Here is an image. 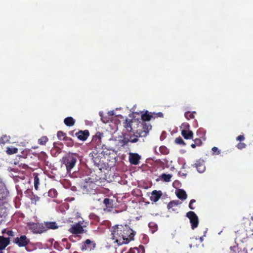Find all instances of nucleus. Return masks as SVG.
Here are the masks:
<instances>
[{
	"instance_id": "f257e3e1",
	"label": "nucleus",
	"mask_w": 253,
	"mask_h": 253,
	"mask_svg": "<svg viewBox=\"0 0 253 253\" xmlns=\"http://www.w3.org/2000/svg\"><path fill=\"white\" fill-rule=\"evenodd\" d=\"M111 239L118 245L127 244L133 240V231L128 226L116 225L111 229Z\"/></svg>"
},
{
	"instance_id": "f03ea898",
	"label": "nucleus",
	"mask_w": 253,
	"mask_h": 253,
	"mask_svg": "<svg viewBox=\"0 0 253 253\" xmlns=\"http://www.w3.org/2000/svg\"><path fill=\"white\" fill-rule=\"evenodd\" d=\"M68 172L70 171L75 166L77 162V158L73 154H69L63 158Z\"/></svg>"
},
{
	"instance_id": "7ed1b4c3",
	"label": "nucleus",
	"mask_w": 253,
	"mask_h": 253,
	"mask_svg": "<svg viewBox=\"0 0 253 253\" xmlns=\"http://www.w3.org/2000/svg\"><path fill=\"white\" fill-rule=\"evenodd\" d=\"M187 216L190 220L192 229H194L197 228L199 223V219L195 213L193 211H189L187 213Z\"/></svg>"
},
{
	"instance_id": "20e7f679",
	"label": "nucleus",
	"mask_w": 253,
	"mask_h": 253,
	"mask_svg": "<svg viewBox=\"0 0 253 253\" xmlns=\"http://www.w3.org/2000/svg\"><path fill=\"white\" fill-rule=\"evenodd\" d=\"M84 221H79L71 225L69 231L72 234H77L83 233L84 231L83 227L82 225Z\"/></svg>"
},
{
	"instance_id": "39448f33",
	"label": "nucleus",
	"mask_w": 253,
	"mask_h": 253,
	"mask_svg": "<svg viewBox=\"0 0 253 253\" xmlns=\"http://www.w3.org/2000/svg\"><path fill=\"white\" fill-rule=\"evenodd\" d=\"M30 229L34 233H41L44 231L43 224L31 223L28 225Z\"/></svg>"
},
{
	"instance_id": "423d86ee",
	"label": "nucleus",
	"mask_w": 253,
	"mask_h": 253,
	"mask_svg": "<svg viewBox=\"0 0 253 253\" xmlns=\"http://www.w3.org/2000/svg\"><path fill=\"white\" fill-rule=\"evenodd\" d=\"M129 139L123 135H121L115 140V144L118 147L123 146L127 144Z\"/></svg>"
},
{
	"instance_id": "0eeeda50",
	"label": "nucleus",
	"mask_w": 253,
	"mask_h": 253,
	"mask_svg": "<svg viewBox=\"0 0 253 253\" xmlns=\"http://www.w3.org/2000/svg\"><path fill=\"white\" fill-rule=\"evenodd\" d=\"M140 156L137 153H130L129 154V162L133 165H137L139 163V161L140 159Z\"/></svg>"
},
{
	"instance_id": "6e6552de",
	"label": "nucleus",
	"mask_w": 253,
	"mask_h": 253,
	"mask_svg": "<svg viewBox=\"0 0 253 253\" xmlns=\"http://www.w3.org/2000/svg\"><path fill=\"white\" fill-rule=\"evenodd\" d=\"M29 240L25 236H21L19 238L15 239V243L18 244L19 247H24L28 244Z\"/></svg>"
},
{
	"instance_id": "1a4fd4ad",
	"label": "nucleus",
	"mask_w": 253,
	"mask_h": 253,
	"mask_svg": "<svg viewBox=\"0 0 253 253\" xmlns=\"http://www.w3.org/2000/svg\"><path fill=\"white\" fill-rule=\"evenodd\" d=\"M195 167L197 169V171L200 173H203L205 171L206 167L205 162L203 160H199L195 164Z\"/></svg>"
},
{
	"instance_id": "9d476101",
	"label": "nucleus",
	"mask_w": 253,
	"mask_h": 253,
	"mask_svg": "<svg viewBox=\"0 0 253 253\" xmlns=\"http://www.w3.org/2000/svg\"><path fill=\"white\" fill-rule=\"evenodd\" d=\"M143 132H142V136H145L146 134L151 129V126L149 122H144L142 124Z\"/></svg>"
},
{
	"instance_id": "9b49d317",
	"label": "nucleus",
	"mask_w": 253,
	"mask_h": 253,
	"mask_svg": "<svg viewBox=\"0 0 253 253\" xmlns=\"http://www.w3.org/2000/svg\"><path fill=\"white\" fill-rule=\"evenodd\" d=\"M88 134L89 133L87 131H81L76 133V136L80 140L84 141L87 139Z\"/></svg>"
},
{
	"instance_id": "f8f14e48",
	"label": "nucleus",
	"mask_w": 253,
	"mask_h": 253,
	"mask_svg": "<svg viewBox=\"0 0 253 253\" xmlns=\"http://www.w3.org/2000/svg\"><path fill=\"white\" fill-rule=\"evenodd\" d=\"M44 231L47 229H55L58 228V226L55 222H46L43 223Z\"/></svg>"
},
{
	"instance_id": "ddd939ff",
	"label": "nucleus",
	"mask_w": 253,
	"mask_h": 253,
	"mask_svg": "<svg viewBox=\"0 0 253 253\" xmlns=\"http://www.w3.org/2000/svg\"><path fill=\"white\" fill-rule=\"evenodd\" d=\"M103 204L106 206V208L104 209V211L107 212L110 211L108 208H112L113 206L112 201L108 198H106L103 201Z\"/></svg>"
},
{
	"instance_id": "4468645a",
	"label": "nucleus",
	"mask_w": 253,
	"mask_h": 253,
	"mask_svg": "<svg viewBox=\"0 0 253 253\" xmlns=\"http://www.w3.org/2000/svg\"><path fill=\"white\" fill-rule=\"evenodd\" d=\"M181 134L185 139H188L193 138V133L192 131L189 130L182 129Z\"/></svg>"
},
{
	"instance_id": "2eb2a0df",
	"label": "nucleus",
	"mask_w": 253,
	"mask_h": 253,
	"mask_svg": "<svg viewBox=\"0 0 253 253\" xmlns=\"http://www.w3.org/2000/svg\"><path fill=\"white\" fill-rule=\"evenodd\" d=\"M91 245V241L89 239H87L82 245L81 247L82 250H90L92 248Z\"/></svg>"
},
{
	"instance_id": "dca6fc26",
	"label": "nucleus",
	"mask_w": 253,
	"mask_h": 253,
	"mask_svg": "<svg viewBox=\"0 0 253 253\" xmlns=\"http://www.w3.org/2000/svg\"><path fill=\"white\" fill-rule=\"evenodd\" d=\"M8 244L9 240L7 238L0 236V250L5 249Z\"/></svg>"
},
{
	"instance_id": "f3484780",
	"label": "nucleus",
	"mask_w": 253,
	"mask_h": 253,
	"mask_svg": "<svg viewBox=\"0 0 253 253\" xmlns=\"http://www.w3.org/2000/svg\"><path fill=\"white\" fill-rule=\"evenodd\" d=\"M177 197L182 200H186L187 198V194L185 191L182 189H179L176 192Z\"/></svg>"
},
{
	"instance_id": "a211bd4d",
	"label": "nucleus",
	"mask_w": 253,
	"mask_h": 253,
	"mask_svg": "<svg viewBox=\"0 0 253 253\" xmlns=\"http://www.w3.org/2000/svg\"><path fill=\"white\" fill-rule=\"evenodd\" d=\"M64 123L66 126H71L74 125L75 121L72 117H69L64 119Z\"/></svg>"
},
{
	"instance_id": "6ab92c4d",
	"label": "nucleus",
	"mask_w": 253,
	"mask_h": 253,
	"mask_svg": "<svg viewBox=\"0 0 253 253\" xmlns=\"http://www.w3.org/2000/svg\"><path fill=\"white\" fill-rule=\"evenodd\" d=\"M161 195L157 191H154L150 196V199L152 201L157 202L160 199Z\"/></svg>"
},
{
	"instance_id": "aec40b11",
	"label": "nucleus",
	"mask_w": 253,
	"mask_h": 253,
	"mask_svg": "<svg viewBox=\"0 0 253 253\" xmlns=\"http://www.w3.org/2000/svg\"><path fill=\"white\" fill-rule=\"evenodd\" d=\"M151 117L152 116L148 112L142 114L141 115V119L143 121H144V122H146V121H147V122H149L151 120Z\"/></svg>"
},
{
	"instance_id": "412c9836",
	"label": "nucleus",
	"mask_w": 253,
	"mask_h": 253,
	"mask_svg": "<svg viewBox=\"0 0 253 253\" xmlns=\"http://www.w3.org/2000/svg\"><path fill=\"white\" fill-rule=\"evenodd\" d=\"M34 188L36 190H38L39 185L40 184V179L37 174L34 173Z\"/></svg>"
},
{
	"instance_id": "4be33fe9",
	"label": "nucleus",
	"mask_w": 253,
	"mask_h": 253,
	"mask_svg": "<svg viewBox=\"0 0 253 253\" xmlns=\"http://www.w3.org/2000/svg\"><path fill=\"white\" fill-rule=\"evenodd\" d=\"M18 152V149L16 148L12 147V148H9L8 147L7 148L6 152L8 154L11 155L13 154H16Z\"/></svg>"
},
{
	"instance_id": "5701e85b",
	"label": "nucleus",
	"mask_w": 253,
	"mask_h": 253,
	"mask_svg": "<svg viewBox=\"0 0 253 253\" xmlns=\"http://www.w3.org/2000/svg\"><path fill=\"white\" fill-rule=\"evenodd\" d=\"M10 136L6 135H3L0 138L1 144H5L8 142L10 140Z\"/></svg>"
},
{
	"instance_id": "b1692460",
	"label": "nucleus",
	"mask_w": 253,
	"mask_h": 253,
	"mask_svg": "<svg viewBox=\"0 0 253 253\" xmlns=\"http://www.w3.org/2000/svg\"><path fill=\"white\" fill-rule=\"evenodd\" d=\"M161 177L164 179L165 181L169 182L170 181V178H171V175L170 174H163L161 175Z\"/></svg>"
},
{
	"instance_id": "393cba45",
	"label": "nucleus",
	"mask_w": 253,
	"mask_h": 253,
	"mask_svg": "<svg viewBox=\"0 0 253 253\" xmlns=\"http://www.w3.org/2000/svg\"><path fill=\"white\" fill-rule=\"evenodd\" d=\"M48 141V138L46 136H43L39 139L38 141L39 144L44 145Z\"/></svg>"
},
{
	"instance_id": "a878e982",
	"label": "nucleus",
	"mask_w": 253,
	"mask_h": 253,
	"mask_svg": "<svg viewBox=\"0 0 253 253\" xmlns=\"http://www.w3.org/2000/svg\"><path fill=\"white\" fill-rule=\"evenodd\" d=\"M57 135L60 140H63L65 137V134L62 131H58Z\"/></svg>"
},
{
	"instance_id": "bb28decb",
	"label": "nucleus",
	"mask_w": 253,
	"mask_h": 253,
	"mask_svg": "<svg viewBox=\"0 0 253 253\" xmlns=\"http://www.w3.org/2000/svg\"><path fill=\"white\" fill-rule=\"evenodd\" d=\"M175 142L176 144H178L185 145V143H184V141L181 137L176 138L175 140Z\"/></svg>"
},
{
	"instance_id": "cd10ccee",
	"label": "nucleus",
	"mask_w": 253,
	"mask_h": 253,
	"mask_svg": "<svg viewBox=\"0 0 253 253\" xmlns=\"http://www.w3.org/2000/svg\"><path fill=\"white\" fill-rule=\"evenodd\" d=\"M125 126L128 131H130L132 130L131 123L130 122L126 123Z\"/></svg>"
},
{
	"instance_id": "c85d7f7f",
	"label": "nucleus",
	"mask_w": 253,
	"mask_h": 253,
	"mask_svg": "<svg viewBox=\"0 0 253 253\" xmlns=\"http://www.w3.org/2000/svg\"><path fill=\"white\" fill-rule=\"evenodd\" d=\"M189 127V125L187 123H183L182 124V125L181 126V128H182L183 129H185V130H188Z\"/></svg>"
},
{
	"instance_id": "c756f323",
	"label": "nucleus",
	"mask_w": 253,
	"mask_h": 253,
	"mask_svg": "<svg viewBox=\"0 0 253 253\" xmlns=\"http://www.w3.org/2000/svg\"><path fill=\"white\" fill-rule=\"evenodd\" d=\"M246 145L244 143H239L238 144L237 147L239 149H242L246 147Z\"/></svg>"
},
{
	"instance_id": "7c9ffc66",
	"label": "nucleus",
	"mask_w": 253,
	"mask_h": 253,
	"mask_svg": "<svg viewBox=\"0 0 253 253\" xmlns=\"http://www.w3.org/2000/svg\"><path fill=\"white\" fill-rule=\"evenodd\" d=\"M195 202H196V201L194 199H192L190 201L189 205V207L190 209H191V210L194 209V208L192 207V205L193 203H195Z\"/></svg>"
},
{
	"instance_id": "2f4dec72",
	"label": "nucleus",
	"mask_w": 253,
	"mask_h": 253,
	"mask_svg": "<svg viewBox=\"0 0 253 253\" xmlns=\"http://www.w3.org/2000/svg\"><path fill=\"white\" fill-rule=\"evenodd\" d=\"M244 139H245V137H244V135H239L236 138V140L237 141H243Z\"/></svg>"
},
{
	"instance_id": "473e14b6",
	"label": "nucleus",
	"mask_w": 253,
	"mask_h": 253,
	"mask_svg": "<svg viewBox=\"0 0 253 253\" xmlns=\"http://www.w3.org/2000/svg\"><path fill=\"white\" fill-rule=\"evenodd\" d=\"M212 151L213 153L214 152H217V154H220V150H218V148L216 147H213L212 148Z\"/></svg>"
},
{
	"instance_id": "72a5a7b5",
	"label": "nucleus",
	"mask_w": 253,
	"mask_h": 253,
	"mask_svg": "<svg viewBox=\"0 0 253 253\" xmlns=\"http://www.w3.org/2000/svg\"><path fill=\"white\" fill-rule=\"evenodd\" d=\"M195 142V143L197 145V146H199L202 143V141L200 139H196L194 141Z\"/></svg>"
},
{
	"instance_id": "f704fd0d",
	"label": "nucleus",
	"mask_w": 253,
	"mask_h": 253,
	"mask_svg": "<svg viewBox=\"0 0 253 253\" xmlns=\"http://www.w3.org/2000/svg\"><path fill=\"white\" fill-rule=\"evenodd\" d=\"M137 140H138V139L137 138H134L133 139H129L128 142H132V143H134V142H137Z\"/></svg>"
},
{
	"instance_id": "c9c22d12",
	"label": "nucleus",
	"mask_w": 253,
	"mask_h": 253,
	"mask_svg": "<svg viewBox=\"0 0 253 253\" xmlns=\"http://www.w3.org/2000/svg\"><path fill=\"white\" fill-rule=\"evenodd\" d=\"M176 204V203L174 201H172L171 202H170L168 206V208H169L171 206H172L173 205H175Z\"/></svg>"
},
{
	"instance_id": "e433bc0d",
	"label": "nucleus",
	"mask_w": 253,
	"mask_h": 253,
	"mask_svg": "<svg viewBox=\"0 0 253 253\" xmlns=\"http://www.w3.org/2000/svg\"><path fill=\"white\" fill-rule=\"evenodd\" d=\"M7 234L8 236H13V232L12 231H7Z\"/></svg>"
},
{
	"instance_id": "4c0bfd02",
	"label": "nucleus",
	"mask_w": 253,
	"mask_h": 253,
	"mask_svg": "<svg viewBox=\"0 0 253 253\" xmlns=\"http://www.w3.org/2000/svg\"><path fill=\"white\" fill-rule=\"evenodd\" d=\"M108 114L110 115V116H113L114 115V112L113 111H109L108 112Z\"/></svg>"
},
{
	"instance_id": "58836bf2",
	"label": "nucleus",
	"mask_w": 253,
	"mask_h": 253,
	"mask_svg": "<svg viewBox=\"0 0 253 253\" xmlns=\"http://www.w3.org/2000/svg\"><path fill=\"white\" fill-rule=\"evenodd\" d=\"M196 144L195 143L194 144H192L191 146L193 148H195L196 146Z\"/></svg>"
},
{
	"instance_id": "ea45409f",
	"label": "nucleus",
	"mask_w": 253,
	"mask_h": 253,
	"mask_svg": "<svg viewBox=\"0 0 253 253\" xmlns=\"http://www.w3.org/2000/svg\"><path fill=\"white\" fill-rule=\"evenodd\" d=\"M99 115L101 117H102V116H103V112H99Z\"/></svg>"
},
{
	"instance_id": "a19ab883",
	"label": "nucleus",
	"mask_w": 253,
	"mask_h": 253,
	"mask_svg": "<svg viewBox=\"0 0 253 253\" xmlns=\"http://www.w3.org/2000/svg\"><path fill=\"white\" fill-rule=\"evenodd\" d=\"M200 241L201 242H203V237H201L200 238Z\"/></svg>"
},
{
	"instance_id": "79ce46f5",
	"label": "nucleus",
	"mask_w": 253,
	"mask_h": 253,
	"mask_svg": "<svg viewBox=\"0 0 253 253\" xmlns=\"http://www.w3.org/2000/svg\"><path fill=\"white\" fill-rule=\"evenodd\" d=\"M86 186H84V188H86Z\"/></svg>"
},
{
	"instance_id": "37998d69",
	"label": "nucleus",
	"mask_w": 253,
	"mask_h": 253,
	"mask_svg": "<svg viewBox=\"0 0 253 253\" xmlns=\"http://www.w3.org/2000/svg\"><path fill=\"white\" fill-rule=\"evenodd\" d=\"M0 253H2L1 252H0Z\"/></svg>"
}]
</instances>
